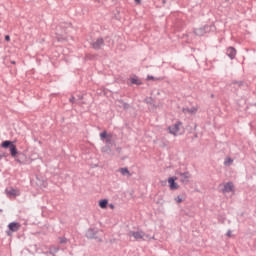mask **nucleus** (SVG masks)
Here are the masks:
<instances>
[{
  "mask_svg": "<svg viewBox=\"0 0 256 256\" xmlns=\"http://www.w3.org/2000/svg\"><path fill=\"white\" fill-rule=\"evenodd\" d=\"M2 149H10V155L12 157H17V146L13 142L6 140L1 143Z\"/></svg>",
  "mask_w": 256,
  "mask_h": 256,
  "instance_id": "nucleus-1",
  "label": "nucleus"
},
{
  "mask_svg": "<svg viewBox=\"0 0 256 256\" xmlns=\"http://www.w3.org/2000/svg\"><path fill=\"white\" fill-rule=\"evenodd\" d=\"M182 128H183V122L178 121L174 125L168 127V131L170 135L177 136L179 135V131H181Z\"/></svg>",
  "mask_w": 256,
  "mask_h": 256,
  "instance_id": "nucleus-2",
  "label": "nucleus"
},
{
  "mask_svg": "<svg viewBox=\"0 0 256 256\" xmlns=\"http://www.w3.org/2000/svg\"><path fill=\"white\" fill-rule=\"evenodd\" d=\"M129 237H134V239H136V241H139V239H143V241H145V237H149L145 234V232H143L142 230L139 231H130L128 233Z\"/></svg>",
  "mask_w": 256,
  "mask_h": 256,
  "instance_id": "nucleus-3",
  "label": "nucleus"
},
{
  "mask_svg": "<svg viewBox=\"0 0 256 256\" xmlns=\"http://www.w3.org/2000/svg\"><path fill=\"white\" fill-rule=\"evenodd\" d=\"M222 187V193H235V185L233 182L224 183Z\"/></svg>",
  "mask_w": 256,
  "mask_h": 256,
  "instance_id": "nucleus-4",
  "label": "nucleus"
},
{
  "mask_svg": "<svg viewBox=\"0 0 256 256\" xmlns=\"http://www.w3.org/2000/svg\"><path fill=\"white\" fill-rule=\"evenodd\" d=\"M176 180H177V177L168 178V184H169L171 191H175V190L179 189V184H177V182H175Z\"/></svg>",
  "mask_w": 256,
  "mask_h": 256,
  "instance_id": "nucleus-5",
  "label": "nucleus"
},
{
  "mask_svg": "<svg viewBox=\"0 0 256 256\" xmlns=\"http://www.w3.org/2000/svg\"><path fill=\"white\" fill-rule=\"evenodd\" d=\"M100 138L102 141H105L107 144H109V143H111V141H113V135L108 134L107 131H103L102 133H100Z\"/></svg>",
  "mask_w": 256,
  "mask_h": 256,
  "instance_id": "nucleus-6",
  "label": "nucleus"
},
{
  "mask_svg": "<svg viewBox=\"0 0 256 256\" xmlns=\"http://www.w3.org/2000/svg\"><path fill=\"white\" fill-rule=\"evenodd\" d=\"M6 194L8 195V197H18V195H21L19 190L14 188L6 189Z\"/></svg>",
  "mask_w": 256,
  "mask_h": 256,
  "instance_id": "nucleus-7",
  "label": "nucleus"
},
{
  "mask_svg": "<svg viewBox=\"0 0 256 256\" xmlns=\"http://www.w3.org/2000/svg\"><path fill=\"white\" fill-rule=\"evenodd\" d=\"M228 57H230V59H235V55H237V50H235V48L233 47H229L226 51Z\"/></svg>",
  "mask_w": 256,
  "mask_h": 256,
  "instance_id": "nucleus-8",
  "label": "nucleus"
},
{
  "mask_svg": "<svg viewBox=\"0 0 256 256\" xmlns=\"http://www.w3.org/2000/svg\"><path fill=\"white\" fill-rule=\"evenodd\" d=\"M180 181L181 183H188L189 182V177H191V175L189 174V172H185V173H180Z\"/></svg>",
  "mask_w": 256,
  "mask_h": 256,
  "instance_id": "nucleus-9",
  "label": "nucleus"
},
{
  "mask_svg": "<svg viewBox=\"0 0 256 256\" xmlns=\"http://www.w3.org/2000/svg\"><path fill=\"white\" fill-rule=\"evenodd\" d=\"M10 231L16 232L18 229H21V224L17 222H12L8 225Z\"/></svg>",
  "mask_w": 256,
  "mask_h": 256,
  "instance_id": "nucleus-10",
  "label": "nucleus"
},
{
  "mask_svg": "<svg viewBox=\"0 0 256 256\" xmlns=\"http://www.w3.org/2000/svg\"><path fill=\"white\" fill-rule=\"evenodd\" d=\"M197 111H199L198 107H191V108L184 109V113H188L189 115H195Z\"/></svg>",
  "mask_w": 256,
  "mask_h": 256,
  "instance_id": "nucleus-11",
  "label": "nucleus"
},
{
  "mask_svg": "<svg viewBox=\"0 0 256 256\" xmlns=\"http://www.w3.org/2000/svg\"><path fill=\"white\" fill-rule=\"evenodd\" d=\"M103 47V39L99 38L93 43V49H101Z\"/></svg>",
  "mask_w": 256,
  "mask_h": 256,
  "instance_id": "nucleus-12",
  "label": "nucleus"
},
{
  "mask_svg": "<svg viewBox=\"0 0 256 256\" xmlns=\"http://www.w3.org/2000/svg\"><path fill=\"white\" fill-rule=\"evenodd\" d=\"M194 33L198 37H203V35H205V28H197L194 30Z\"/></svg>",
  "mask_w": 256,
  "mask_h": 256,
  "instance_id": "nucleus-13",
  "label": "nucleus"
},
{
  "mask_svg": "<svg viewBox=\"0 0 256 256\" xmlns=\"http://www.w3.org/2000/svg\"><path fill=\"white\" fill-rule=\"evenodd\" d=\"M107 205H109V201L107 199H103L99 201L100 209H107Z\"/></svg>",
  "mask_w": 256,
  "mask_h": 256,
  "instance_id": "nucleus-14",
  "label": "nucleus"
},
{
  "mask_svg": "<svg viewBox=\"0 0 256 256\" xmlns=\"http://www.w3.org/2000/svg\"><path fill=\"white\" fill-rule=\"evenodd\" d=\"M119 173H121V175H126L127 177H131V172H129V169L127 168H120L119 169Z\"/></svg>",
  "mask_w": 256,
  "mask_h": 256,
  "instance_id": "nucleus-15",
  "label": "nucleus"
},
{
  "mask_svg": "<svg viewBox=\"0 0 256 256\" xmlns=\"http://www.w3.org/2000/svg\"><path fill=\"white\" fill-rule=\"evenodd\" d=\"M130 82L133 83V85H142L143 82H141V79L138 77L130 78Z\"/></svg>",
  "mask_w": 256,
  "mask_h": 256,
  "instance_id": "nucleus-16",
  "label": "nucleus"
},
{
  "mask_svg": "<svg viewBox=\"0 0 256 256\" xmlns=\"http://www.w3.org/2000/svg\"><path fill=\"white\" fill-rule=\"evenodd\" d=\"M233 164V159H231L230 157H227L224 161V165H226V167H229V165Z\"/></svg>",
  "mask_w": 256,
  "mask_h": 256,
  "instance_id": "nucleus-17",
  "label": "nucleus"
},
{
  "mask_svg": "<svg viewBox=\"0 0 256 256\" xmlns=\"http://www.w3.org/2000/svg\"><path fill=\"white\" fill-rule=\"evenodd\" d=\"M174 201H176L177 203H183V197L177 196L176 198H174Z\"/></svg>",
  "mask_w": 256,
  "mask_h": 256,
  "instance_id": "nucleus-18",
  "label": "nucleus"
},
{
  "mask_svg": "<svg viewBox=\"0 0 256 256\" xmlns=\"http://www.w3.org/2000/svg\"><path fill=\"white\" fill-rule=\"evenodd\" d=\"M147 79H148V81H155V77H153V76H148Z\"/></svg>",
  "mask_w": 256,
  "mask_h": 256,
  "instance_id": "nucleus-19",
  "label": "nucleus"
},
{
  "mask_svg": "<svg viewBox=\"0 0 256 256\" xmlns=\"http://www.w3.org/2000/svg\"><path fill=\"white\" fill-rule=\"evenodd\" d=\"M5 41H11V36L6 35V36H5Z\"/></svg>",
  "mask_w": 256,
  "mask_h": 256,
  "instance_id": "nucleus-20",
  "label": "nucleus"
},
{
  "mask_svg": "<svg viewBox=\"0 0 256 256\" xmlns=\"http://www.w3.org/2000/svg\"><path fill=\"white\" fill-rule=\"evenodd\" d=\"M70 103H75V98H74V96H72V97L70 98Z\"/></svg>",
  "mask_w": 256,
  "mask_h": 256,
  "instance_id": "nucleus-21",
  "label": "nucleus"
},
{
  "mask_svg": "<svg viewBox=\"0 0 256 256\" xmlns=\"http://www.w3.org/2000/svg\"><path fill=\"white\" fill-rule=\"evenodd\" d=\"M226 235H227V237H231V230H228Z\"/></svg>",
  "mask_w": 256,
  "mask_h": 256,
  "instance_id": "nucleus-22",
  "label": "nucleus"
},
{
  "mask_svg": "<svg viewBox=\"0 0 256 256\" xmlns=\"http://www.w3.org/2000/svg\"><path fill=\"white\" fill-rule=\"evenodd\" d=\"M138 5H140L141 0H134Z\"/></svg>",
  "mask_w": 256,
  "mask_h": 256,
  "instance_id": "nucleus-23",
  "label": "nucleus"
},
{
  "mask_svg": "<svg viewBox=\"0 0 256 256\" xmlns=\"http://www.w3.org/2000/svg\"><path fill=\"white\" fill-rule=\"evenodd\" d=\"M111 209H115V206L113 204H110Z\"/></svg>",
  "mask_w": 256,
  "mask_h": 256,
  "instance_id": "nucleus-24",
  "label": "nucleus"
}]
</instances>
